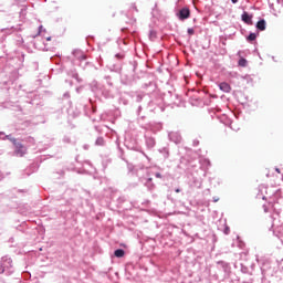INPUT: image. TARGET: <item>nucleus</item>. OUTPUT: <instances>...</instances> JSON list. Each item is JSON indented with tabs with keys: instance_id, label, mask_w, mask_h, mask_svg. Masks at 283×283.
<instances>
[{
	"instance_id": "obj_1",
	"label": "nucleus",
	"mask_w": 283,
	"mask_h": 283,
	"mask_svg": "<svg viewBox=\"0 0 283 283\" xmlns=\"http://www.w3.org/2000/svg\"><path fill=\"white\" fill-rule=\"evenodd\" d=\"M104 81L106 82V85H103L98 83V81H93L91 83V90L94 92V94H102L104 98H112L114 94L112 93V90H114V82H112V76L105 75Z\"/></svg>"
},
{
	"instance_id": "obj_2",
	"label": "nucleus",
	"mask_w": 283,
	"mask_h": 283,
	"mask_svg": "<svg viewBox=\"0 0 283 283\" xmlns=\"http://www.w3.org/2000/svg\"><path fill=\"white\" fill-rule=\"evenodd\" d=\"M129 41L127 38H118L117 39V45L120 48V52L115 54L116 61H118L117 64L113 65V69H111L112 72H120L123 67V61H125V49H123V45H127Z\"/></svg>"
},
{
	"instance_id": "obj_3",
	"label": "nucleus",
	"mask_w": 283,
	"mask_h": 283,
	"mask_svg": "<svg viewBox=\"0 0 283 283\" xmlns=\"http://www.w3.org/2000/svg\"><path fill=\"white\" fill-rule=\"evenodd\" d=\"M73 56V65H78L80 67H82V70H85V67H87L88 62L85 52H83L82 50H74Z\"/></svg>"
},
{
	"instance_id": "obj_4",
	"label": "nucleus",
	"mask_w": 283,
	"mask_h": 283,
	"mask_svg": "<svg viewBox=\"0 0 283 283\" xmlns=\"http://www.w3.org/2000/svg\"><path fill=\"white\" fill-rule=\"evenodd\" d=\"M11 143L15 147V156L23 158V156H25V151H27L25 146H23V144L17 142V139H11Z\"/></svg>"
},
{
	"instance_id": "obj_5",
	"label": "nucleus",
	"mask_w": 283,
	"mask_h": 283,
	"mask_svg": "<svg viewBox=\"0 0 283 283\" xmlns=\"http://www.w3.org/2000/svg\"><path fill=\"white\" fill-rule=\"evenodd\" d=\"M188 185L190 189H202V178L192 176Z\"/></svg>"
},
{
	"instance_id": "obj_6",
	"label": "nucleus",
	"mask_w": 283,
	"mask_h": 283,
	"mask_svg": "<svg viewBox=\"0 0 283 283\" xmlns=\"http://www.w3.org/2000/svg\"><path fill=\"white\" fill-rule=\"evenodd\" d=\"M168 138L171 143H175V145H180V143H182V136L178 132H169Z\"/></svg>"
},
{
	"instance_id": "obj_7",
	"label": "nucleus",
	"mask_w": 283,
	"mask_h": 283,
	"mask_svg": "<svg viewBox=\"0 0 283 283\" xmlns=\"http://www.w3.org/2000/svg\"><path fill=\"white\" fill-rule=\"evenodd\" d=\"M261 273L262 275H273V271H271V262H265L263 263V265L261 266Z\"/></svg>"
},
{
	"instance_id": "obj_8",
	"label": "nucleus",
	"mask_w": 283,
	"mask_h": 283,
	"mask_svg": "<svg viewBox=\"0 0 283 283\" xmlns=\"http://www.w3.org/2000/svg\"><path fill=\"white\" fill-rule=\"evenodd\" d=\"M177 17L180 19V21H185V19H189V17H191V11H189L187 8H184L177 13Z\"/></svg>"
},
{
	"instance_id": "obj_9",
	"label": "nucleus",
	"mask_w": 283,
	"mask_h": 283,
	"mask_svg": "<svg viewBox=\"0 0 283 283\" xmlns=\"http://www.w3.org/2000/svg\"><path fill=\"white\" fill-rule=\"evenodd\" d=\"M145 143L147 149H154L156 147V138L151 136H145Z\"/></svg>"
},
{
	"instance_id": "obj_10",
	"label": "nucleus",
	"mask_w": 283,
	"mask_h": 283,
	"mask_svg": "<svg viewBox=\"0 0 283 283\" xmlns=\"http://www.w3.org/2000/svg\"><path fill=\"white\" fill-rule=\"evenodd\" d=\"M90 169H92V163L83 161L82 163V169L77 170V174H85V171H90Z\"/></svg>"
},
{
	"instance_id": "obj_11",
	"label": "nucleus",
	"mask_w": 283,
	"mask_h": 283,
	"mask_svg": "<svg viewBox=\"0 0 283 283\" xmlns=\"http://www.w3.org/2000/svg\"><path fill=\"white\" fill-rule=\"evenodd\" d=\"M219 88L221 90V92H224L226 94H229V92H231V85H229V83L227 82H221L219 84Z\"/></svg>"
},
{
	"instance_id": "obj_12",
	"label": "nucleus",
	"mask_w": 283,
	"mask_h": 283,
	"mask_svg": "<svg viewBox=\"0 0 283 283\" xmlns=\"http://www.w3.org/2000/svg\"><path fill=\"white\" fill-rule=\"evenodd\" d=\"M217 264L219 266H221V269H223L224 273L229 272V269H230L229 263H227L224 261H219V262H217Z\"/></svg>"
},
{
	"instance_id": "obj_13",
	"label": "nucleus",
	"mask_w": 283,
	"mask_h": 283,
	"mask_svg": "<svg viewBox=\"0 0 283 283\" xmlns=\"http://www.w3.org/2000/svg\"><path fill=\"white\" fill-rule=\"evenodd\" d=\"M256 28H258V30H261V32L264 31V30H266V21L260 20V21L256 23Z\"/></svg>"
},
{
	"instance_id": "obj_14",
	"label": "nucleus",
	"mask_w": 283,
	"mask_h": 283,
	"mask_svg": "<svg viewBox=\"0 0 283 283\" xmlns=\"http://www.w3.org/2000/svg\"><path fill=\"white\" fill-rule=\"evenodd\" d=\"M96 147H105V138L103 137H97L95 140Z\"/></svg>"
},
{
	"instance_id": "obj_15",
	"label": "nucleus",
	"mask_w": 283,
	"mask_h": 283,
	"mask_svg": "<svg viewBox=\"0 0 283 283\" xmlns=\"http://www.w3.org/2000/svg\"><path fill=\"white\" fill-rule=\"evenodd\" d=\"M242 21H244V23L251 24V23H252V21H251V15H249L248 12H243V14H242Z\"/></svg>"
},
{
	"instance_id": "obj_16",
	"label": "nucleus",
	"mask_w": 283,
	"mask_h": 283,
	"mask_svg": "<svg viewBox=\"0 0 283 283\" xmlns=\"http://www.w3.org/2000/svg\"><path fill=\"white\" fill-rule=\"evenodd\" d=\"M120 151H122L120 158H122V160H124V163H126L128 171H129V172L134 171V166H133V164H129V161H127V159H125V158L123 157V150H120Z\"/></svg>"
},
{
	"instance_id": "obj_17",
	"label": "nucleus",
	"mask_w": 283,
	"mask_h": 283,
	"mask_svg": "<svg viewBox=\"0 0 283 283\" xmlns=\"http://www.w3.org/2000/svg\"><path fill=\"white\" fill-rule=\"evenodd\" d=\"M159 154H161L165 159L169 158V148L164 147V148L159 149Z\"/></svg>"
},
{
	"instance_id": "obj_18",
	"label": "nucleus",
	"mask_w": 283,
	"mask_h": 283,
	"mask_svg": "<svg viewBox=\"0 0 283 283\" xmlns=\"http://www.w3.org/2000/svg\"><path fill=\"white\" fill-rule=\"evenodd\" d=\"M115 258H124L125 256V250L123 249H117L114 251Z\"/></svg>"
},
{
	"instance_id": "obj_19",
	"label": "nucleus",
	"mask_w": 283,
	"mask_h": 283,
	"mask_svg": "<svg viewBox=\"0 0 283 283\" xmlns=\"http://www.w3.org/2000/svg\"><path fill=\"white\" fill-rule=\"evenodd\" d=\"M248 63H249V62L247 61V59L241 57V59L239 60V62H238V65H239L240 67H247Z\"/></svg>"
},
{
	"instance_id": "obj_20",
	"label": "nucleus",
	"mask_w": 283,
	"mask_h": 283,
	"mask_svg": "<svg viewBox=\"0 0 283 283\" xmlns=\"http://www.w3.org/2000/svg\"><path fill=\"white\" fill-rule=\"evenodd\" d=\"M242 78L248 83V85H253V77H251V75H245Z\"/></svg>"
},
{
	"instance_id": "obj_21",
	"label": "nucleus",
	"mask_w": 283,
	"mask_h": 283,
	"mask_svg": "<svg viewBox=\"0 0 283 283\" xmlns=\"http://www.w3.org/2000/svg\"><path fill=\"white\" fill-rule=\"evenodd\" d=\"M72 77L77 81V83H83V78L78 76V73L73 72Z\"/></svg>"
},
{
	"instance_id": "obj_22",
	"label": "nucleus",
	"mask_w": 283,
	"mask_h": 283,
	"mask_svg": "<svg viewBox=\"0 0 283 283\" xmlns=\"http://www.w3.org/2000/svg\"><path fill=\"white\" fill-rule=\"evenodd\" d=\"M255 39H258V38L256 36H247L248 43H255Z\"/></svg>"
},
{
	"instance_id": "obj_23",
	"label": "nucleus",
	"mask_w": 283,
	"mask_h": 283,
	"mask_svg": "<svg viewBox=\"0 0 283 283\" xmlns=\"http://www.w3.org/2000/svg\"><path fill=\"white\" fill-rule=\"evenodd\" d=\"M39 35H41V34H48V32L45 31V29H43V25H41L40 28H39V33H38Z\"/></svg>"
},
{
	"instance_id": "obj_24",
	"label": "nucleus",
	"mask_w": 283,
	"mask_h": 283,
	"mask_svg": "<svg viewBox=\"0 0 283 283\" xmlns=\"http://www.w3.org/2000/svg\"><path fill=\"white\" fill-rule=\"evenodd\" d=\"M151 180H153L151 178H148L146 185H147V187H149L150 189H154V184H151Z\"/></svg>"
},
{
	"instance_id": "obj_25",
	"label": "nucleus",
	"mask_w": 283,
	"mask_h": 283,
	"mask_svg": "<svg viewBox=\"0 0 283 283\" xmlns=\"http://www.w3.org/2000/svg\"><path fill=\"white\" fill-rule=\"evenodd\" d=\"M241 272L249 273V268L241 263Z\"/></svg>"
},
{
	"instance_id": "obj_26",
	"label": "nucleus",
	"mask_w": 283,
	"mask_h": 283,
	"mask_svg": "<svg viewBox=\"0 0 283 283\" xmlns=\"http://www.w3.org/2000/svg\"><path fill=\"white\" fill-rule=\"evenodd\" d=\"M202 165H206V167H211V161L209 159H203Z\"/></svg>"
},
{
	"instance_id": "obj_27",
	"label": "nucleus",
	"mask_w": 283,
	"mask_h": 283,
	"mask_svg": "<svg viewBox=\"0 0 283 283\" xmlns=\"http://www.w3.org/2000/svg\"><path fill=\"white\" fill-rule=\"evenodd\" d=\"M140 101H143V95L137 94V96H136V103H140Z\"/></svg>"
},
{
	"instance_id": "obj_28",
	"label": "nucleus",
	"mask_w": 283,
	"mask_h": 283,
	"mask_svg": "<svg viewBox=\"0 0 283 283\" xmlns=\"http://www.w3.org/2000/svg\"><path fill=\"white\" fill-rule=\"evenodd\" d=\"M192 145H193V147H198V146L200 145V140L195 139V140L192 142Z\"/></svg>"
},
{
	"instance_id": "obj_29",
	"label": "nucleus",
	"mask_w": 283,
	"mask_h": 283,
	"mask_svg": "<svg viewBox=\"0 0 283 283\" xmlns=\"http://www.w3.org/2000/svg\"><path fill=\"white\" fill-rule=\"evenodd\" d=\"M75 91H76L77 94H81V92H83V85L76 87Z\"/></svg>"
},
{
	"instance_id": "obj_30",
	"label": "nucleus",
	"mask_w": 283,
	"mask_h": 283,
	"mask_svg": "<svg viewBox=\"0 0 283 283\" xmlns=\"http://www.w3.org/2000/svg\"><path fill=\"white\" fill-rule=\"evenodd\" d=\"M224 233H226V235H229V233H230L229 227L224 228Z\"/></svg>"
},
{
	"instance_id": "obj_31",
	"label": "nucleus",
	"mask_w": 283,
	"mask_h": 283,
	"mask_svg": "<svg viewBox=\"0 0 283 283\" xmlns=\"http://www.w3.org/2000/svg\"><path fill=\"white\" fill-rule=\"evenodd\" d=\"M188 34L193 35L195 34L193 29H188Z\"/></svg>"
},
{
	"instance_id": "obj_32",
	"label": "nucleus",
	"mask_w": 283,
	"mask_h": 283,
	"mask_svg": "<svg viewBox=\"0 0 283 283\" xmlns=\"http://www.w3.org/2000/svg\"><path fill=\"white\" fill-rule=\"evenodd\" d=\"M143 111V106H138L137 114L140 116V112Z\"/></svg>"
},
{
	"instance_id": "obj_33",
	"label": "nucleus",
	"mask_w": 283,
	"mask_h": 283,
	"mask_svg": "<svg viewBox=\"0 0 283 283\" xmlns=\"http://www.w3.org/2000/svg\"><path fill=\"white\" fill-rule=\"evenodd\" d=\"M155 178H163V175L160 172H156Z\"/></svg>"
},
{
	"instance_id": "obj_34",
	"label": "nucleus",
	"mask_w": 283,
	"mask_h": 283,
	"mask_svg": "<svg viewBox=\"0 0 283 283\" xmlns=\"http://www.w3.org/2000/svg\"><path fill=\"white\" fill-rule=\"evenodd\" d=\"M8 140H17V138H12L10 135H7Z\"/></svg>"
},
{
	"instance_id": "obj_35",
	"label": "nucleus",
	"mask_w": 283,
	"mask_h": 283,
	"mask_svg": "<svg viewBox=\"0 0 283 283\" xmlns=\"http://www.w3.org/2000/svg\"><path fill=\"white\" fill-rule=\"evenodd\" d=\"M220 41L224 45V42L227 41V38H222Z\"/></svg>"
},
{
	"instance_id": "obj_36",
	"label": "nucleus",
	"mask_w": 283,
	"mask_h": 283,
	"mask_svg": "<svg viewBox=\"0 0 283 283\" xmlns=\"http://www.w3.org/2000/svg\"><path fill=\"white\" fill-rule=\"evenodd\" d=\"M180 191H181L180 188H176V189H175V192H176V193H180Z\"/></svg>"
},
{
	"instance_id": "obj_37",
	"label": "nucleus",
	"mask_w": 283,
	"mask_h": 283,
	"mask_svg": "<svg viewBox=\"0 0 283 283\" xmlns=\"http://www.w3.org/2000/svg\"><path fill=\"white\" fill-rule=\"evenodd\" d=\"M142 154L145 156V158H147V160H149V157L145 153L142 151Z\"/></svg>"
},
{
	"instance_id": "obj_38",
	"label": "nucleus",
	"mask_w": 283,
	"mask_h": 283,
	"mask_svg": "<svg viewBox=\"0 0 283 283\" xmlns=\"http://www.w3.org/2000/svg\"><path fill=\"white\" fill-rule=\"evenodd\" d=\"M84 149H90V145H84Z\"/></svg>"
},
{
	"instance_id": "obj_39",
	"label": "nucleus",
	"mask_w": 283,
	"mask_h": 283,
	"mask_svg": "<svg viewBox=\"0 0 283 283\" xmlns=\"http://www.w3.org/2000/svg\"><path fill=\"white\" fill-rule=\"evenodd\" d=\"M219 198L213 197V202H218Z\"/></svg>"
},
{
	"instance_id": "obj_40",
	"label": "nucleus",
	"mask_w": 283,
	"mask_h": 283,
	"mask_svg": "<svg viewBox=\"0 0 283 283\" xmlns=\"http://www.w3.org/2000/svg\"><path fill=\"white\" fill-rule=\"evenodd\" d=\"M46 41H52V38L48 36V38H46Z\"/></svg>"
},
{
	"instance_id": "obj_41",
	"label": "nucleus",
	"mask_w": 283,
	"mask_h": 283,
	"mask_svg": "<svg viewBox=\"0 0 283 283\" xmlns=\"http://www.w3.org/2000/svg\"><path fill=\"white\" fill-rule=\"evenodd\" d=\"M232 1V3H237L238 2V0H231Z\"/></svg>"
},
{
	"instance_id": "obj_42",
	"label": "nucleus",
	"mask_w": 283,
	"mask_h": 283,
	"mask_svg": "<svg viewBox=\"0 0 283 283\" xmlns=\"http://www.w3.org/2000/svg\"><path fill=\"white\" fill-rule=\"evenodd\" d=\"M249 36H255V34L251 33Z\"/></svg>"
},
{
	"instance_id": "obj_43",
	"label": "nucleus",
	"mask_w": 283,
	"mask_h": 283,
	"mask_svg": "<svg viewBox=\"0 0 283 283\" xmlns=\"http://www.w3.org/2000/svg\"><path fill=\"white\" fill-rule=\"evenodd\" d=\"M76 163H78V157L75 158Z\"/></svg>"
},
{
	"instance_id": "obj_44",
	"label": "nucleus",
	"mask_w": 283,
	"mask_h": 283,
	"mask_svg": "<svg viewBox=\"0 0 283 283\" xmlns=\"http://www.w3.org/2000/svg\"><path fill=\"white\" fill-rule=\"evenodd\" d=\"M203 176H207V172H205Z\"/></svg>"
}]
</instances>
